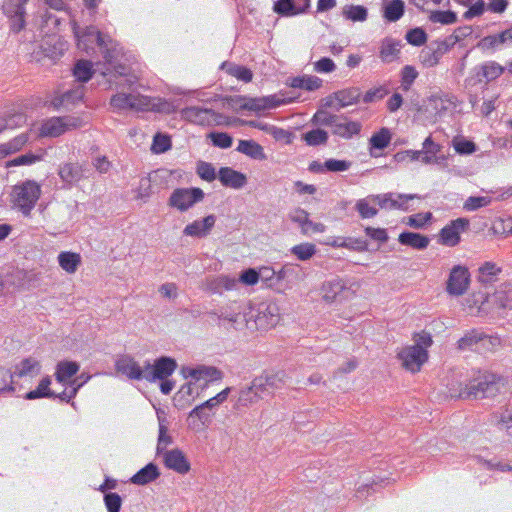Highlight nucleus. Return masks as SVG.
Wrapping results in <instances>:
<instances>
[{
  "mask_svg": "<svg viewBox=\"0 0 512 512\" xmlns=\"http://www.w3.org/2000/svg\"><path fill=\"white\" fill-rule=\"evenodd\" d=\"M131 354H120L115 360V370L117 374L125 376L129 380L142 381L149 383H159L162 394L169 395L175 387V381L169 377L178 367L176 359L161 355L153 360L144 359Z\"/></svg>",
  "mask_w": 512,
  "mask_h": 512,
  "instance_id": "f257e3e1",
  "label": "nucleus"
},
{
  "mask_svg": "<svg viewBox=\"0 0 512 512\" xmlns=\"http://www.w3.org/2000/svg\"><path fill=\"white\" fill-rule=\"evenodd\" d=\"M219 320L227 321L236 330L248 329L250 332L267 331L273 328L280 320L279 307L276 303L261 302L248 303L241 309L237 303L223 308L220 313L210 312Z\"/></svg>",
  "mask_w": 512,
  "mask_h": 512,
  "instance_id": "f03ea898",
  "label": "nucleus"
},
{
  "mask_svg": "<svg viewBox=\"0 0 512 512\" xmlns=\"http://www.w3.org/2000/svg\"><path fill=\"white\" fill-rule=\"evenodd\" d=\"M504 386L502 378L492 374L483 373L467 383L451 382L448 383V393L454 399H484L494 398L500 393Z\"/></svg>",
  "mask_w": 512,
  "mask_h": 512,
  "instance_id": "7ed1b4c3",
  "label": "nucleus"
},
{
  "mask_svg": "<svg viewBox=\"0 0 512 512\" xmlns=\"http://www.w3.org/2000/svg\"><path fill=\"white\" fill-rule=\"evenodd\" d=\"M73 33L77 39L78 48L88 51L89 48H92L93 44H96L101 50L105 61L109 63L112 62L115 57V51L108 46L111 40H107L95 26L91 25L81 30L74 24Z\"/></svg>",
  "mask_w": 512,
  "mask_h": 512,
  "instance_id": "20e7f679",
  "label": "nucleus"
},
{
  "mask_svg": "<svg viewBox=\"0 0 512 512\" xmlns=\"http://www.w3.org/2000/svg\"><path fill=\"white\" fill-rule=\"evenodd\" d=\"M41 194L40 186L32 180H27L13 188L14 204L24 215H29Z\"/></svg>",
  "mask_w": 512,
  "mask_h": 512,
  "instance_id": "39448f33",
  "label": "nucleus"
},
{
  "mask_svg": "<svg viewBox=\"0 0 512 512\" xmlns=\"http://www.w3.org/2000/svg\"><path fill=\"white\" fill-rule=\"evenodd\" d=\"M204 197L205 193L199 187L176 188L168 199V205L184 212L201 202Z\"/></svg>",
  "mask_w": 512,
  "mask_h": 512,
  "instance_id": "423d86ee",
  "label": "nucleus"
},
{
  "mask_svg": "<svg viewBox=\"0 0 512 512\" xmlns=\"http://www.w3.org/2000/svg\"><path fill=\"white\" fill-rule=\"evenodd\" d=\"M469 226L470 221L467 218L460 217L450 221L440 230L439 243L448 247L458 245L461 241V233L467 231Z\"/></svg>",
  "mask_w": 512,
  "mask_h": 512,
  "instance_id": "0eeeda50",
  "label": "nucleus"
},
{
  "mask_svg": "<svg viewBox=\"0 0 512 512\" xmlns=\"http://www.w3.org/2000/svg\"><path fill=\"white\" fill-rule=\"evenodd\" d=\"M181 374L185 379L191 378L195 381L205 380L208 382L222 380L223 372L215 366L197 364L194 366H182Z\"/></svg>",
  "mask_w": 512,
  "mask_h": 512,
  "instance_id": "6e6552de",
  "label": "nucleus"
},
{
  "mask_svg": "<svg viewBox=\"0 0 512 512\" xmlns=\"http://www.w3.org/2000/svg\"><path fill=\"white\" fill-rule=\"evenodd\" d=\"M470 283L468 268L456 265L449 274L446 290L450 295L460 296L466 293Z\"/></svg>",
  "mask_w": 512,
  "mask_h": 512,
  "instance_id": "1a4fd4ad",
  "label": "nucleus"
},
{
  "mask_svg": "<svg viewBox=\"0 0 512 512\" xmlns=\"http://www.w3.org/2000/svg\"><path fill=\"white\" fill-rule=\"evenodd\" d=\"M456 44V40L448 42L446 39L442 41L432 42L426 49H423L420 53V59L424 66L434 67L439 63V60L444 54Z\"/></svg>",
  "mask_w": 512,
  "mask_h": 512,
  "instance_id": "9d476101",
  "label": "nucleus"
},
{
  "mask_svg": "<svg viewBox=\"0 0 512 512\" xmlns=\"http://www.w3.org/2000/svg\"><path fill=\"white\" fill-rule=\"evenodd\" d=\"M110 105L118 110L135 109V110H148L149 99L140 94H125L118 93L112 96Z\"/></svg>",
  "mask_w": 512,
  "mask_h": 512,
  "instance_id": "9b49d317",
  "label": "nucleus"
},
{
  "mask_svg": "<svg viewBox=\"0 0 512 512\" xmlns=\"http://www.w3.org/2000/svg\"><path fill=\"white\" fill-rule=\"evenodd\" d=\"M245 103L242 105V110H248L253 112H260L267 109H273L279 107L285 103L291 102L293 99L288 100L278 98L276 95H269L263 97H249L245 96Z\"/></svg>",
  "mask_w": 512,
  "mask_h": 512,
  "instance_id": "f8f14e48",
  "label": "nucleus"
},
{
  "mask_svg": "<svg viewBox=\"0 0 512 512\" xmlns=\"http://www.w3.org/2000/svg\"><path fill=\"white\" fill-rule=\"evenodd\" d=\"M505 69L506 67L501 66L495 61H487L481 65L476 66L473 69L475 72V77H471L466 81H473V85L481 83L483 80L488 83L500 77L504 73Z\"/></svg>",
  "mask_w": 512,
  "mask_h": 512,
  "instance_id": "ddd939ff",
  "label": "nucleus"
},
{
  "mask_svg": "<svg viewBox=\"0 0 512 512\" xmlns=\"http://www.w3.org/2000/svg\"><path fill=\"white\" fill-rule=\"evenodd\" d=\"M166 468L179 474H186L190 471V462L182 450L175 448L161 454Z\"/></svg>",
  "mask_w": 512,
  "mask_h": 512,
  "instance_id": "4468645a",
  "label": "nucleus"
},
{
  "mask_svg": "<svg viewBox=\"0 0 512 512\" xmlns=\"http://www.w3.org/2000/svg\"><path fill=\"white\" fill-rule=\"evenodd\" d=\"M509 45H512V27L496 34L487 35L477 44L484 51H495Z\"/></svg>",
  "mask_w": 512,
  "mask_h": 512,
  "instance_id": "2eb2a0df",
  "label": "nucleus"
},
{
  "mask_svg": "<svg viewBox=\"0 0 512 512\" xmlns=\"http://www.w3.org/2000/svg\"><path fill=\"white\" fill-rule=\"evenodd\" d=\"M310 7V0H277L273 10L281 16H294L305 13Z\"/></svg>",
  "mask_w": 512,
  "mask_h": 512,
  "instance_id": "dca6fc26",
  "label": "nucleus"
},
{
  "mask_svg": "<svg viewBox=\"0 0 512 512\" xmlns=\"http://www.w3.org/2000/svg\"><path fill=\"white\" fill-rule=\"evenodd\" d=\"M218 179L224 187L237 190L247 184V176L231 167H221L218 171Z\"/></svg>",
  "mask_w": 512,
  "mask_h": 512,
  "instance_id": "f3484780",
  "label": "nucleus"
},
{
  "mask_svg": "<svg viewBox=\"0 0 512 512\" xmlns=\"http://www.w3.org/2000/svg\"><path fill=\"white\" fill-rule=\"evenodd\" d=\"M84 86L81 84H78L76 87L58 95L55 96L52 101L51 105L56 108H66L69 109L70 106H74L76 103L81 101L84 97Z\"/></svg>",
  "mask_w": 512,
  "mask_h": 512,
  "instance_id": "a211bd4d",
  "label": "nucleus"
},
{
  "mask_svg": "<svg viewBox=\"0 0 512 512\" xmlns=\"http://www.w3.org/2000/svg\"><path fill=\"white\" fill-rule=\"evenodd\" d=\"M215 222V215H208L202 220H195L194 222L188 224L184 228L183 234L197 238L206 237L210 233L211 229L214 227Z\"/></svg>",
  "mask_w": 512,
  "mask_h": 512,
  "instance_id": "6ab92c4d",
  "label": "nucleus"
},
{
  "mask_svg": "<svg viewBox=\"0 0 512 512\" xmlns=\"http://www.w3.org/2000/svg\"><path fill=\"white\" fill-rule=\"evenodd\" d=\"M362 125L358 121H348L346 116L338 115V120L332 126V133L345 139L358 135Z\"/></svg>",
  "mask_w": 512,
  "mask_h": 512,
  "instance_id": "aec40b11",
  "label": "nucleus"
},
{
  "mask_svg": "<svg viewBox=\"0 0 512 512\" xmlns=\"http://www.w3.org/2000/svg\"><path fill=\"white\" fill-rule=\"evenodd\" d=\"M322 290L324 292L323 297L328 302H333L337 299L346 298L347 296L345 295V293H348L346 282L338 277L330 281L324 282Z\"/></svg>",
  "mask_w": 512,
  "mask_h": 512,
  "instance_id": "412c9836",
  "label": "nucleus"
},
{
  "mask_svg": "<svg viewBox=\"0 0 512 512\" xmlns=\"http://www.w3.org/2000/svg\"><path fill=\"white\" fill-rule=\"evenodd\" d=\"M160 475L161 472L158 466L155 463L150 462L143 468H141L139 471H137L130 478L129 482L135 485L144 486L157 480L160 477Z\"/></svg>",
  "mask_w": 512,
  "mask_h": 512,
  "instance_id": "4be33fe9",
  "label": "nucleus"
},
{
  "mask_svg": "<svg viewBox=\"0 0 512 512\" xmlns=\"http://www.w3.org/2000/svg\"><path fill=\"white\" fill-rule=\"evenodd\" d=\"M398 241L401 245L409 246L416 250H424L428 247L430 238L417 232L403 231L399 234Z\"/></svg>",
  "mask_w": 512,
  "mask_h": 512,
  "instance_id": "5701e85b",
  "label": "nucleus"
},
{
  "mask_svg": "<svg viewBox=\"0 0 512 512\" xmlns=\"http://www.w3.org/2000/svg\"><path fill=\"white\" fill-rule=\"evenodd\" d=\"M237 285V279L228 275H219L217 277L207 279V290L216 294H222L224 291L233 290Z\"/></svg>",
  "mask_w": 512,
  "mask_h": 512,
  "instance_id": "b1692460",
  "label": "nucleus"
},
{
  "mask_svg": "<svg viewBox=\"0 0 512 512\" xmlns=\"http://www.w3.org/2000/svg\"><path fill=\"white\" fill-rule=\"evenodd\" d=\"M79 369L80 365L76 361H60L56 366L55 379L61 384H69V381L78 373Z\"/></svg>",
  "mask_w": 512,
  "mask_h": 512,
  "instance_id": "393cba45",
  "label": "nucleus"
},
{
  "mask_svg": "<svg viewBox=\"0 0 512 512\" xmlns=\"http://www.w3.org/2000/svg\"><path fill=\"white\" fill-rule=\"evenodd\" d=\"M429 354H397L400 365L411 373L420 371L423 364L428 361Z\"/></svg>",
  "mask_w": 512,
  "mask_h": 512,
  "instance_id": "a878e982",
  "label": "nucleus"
},
{
  "mask_svg": "<svg viewBox=\"0 0 512 512\" xmlns=\"http://www.w3.org/2000/svg\"><path fill=\"white\" fill-rule=\"evenodd\" d=\"M391 141V133L390 130L386 127L381 128L378 132L374 133L369 139L370 144V155L372 157L380 156L379 153H376V150L385 149Z\"/></svg>",
  "mask_w": 512,
  "mask_h": 512,
  "instance_id": "bb28decb",
  "label": "nucleus"
},
{
  "mask_svg": "<svg viewBox=\"0 0 512 512\" xmlns=\"http://www.w3.org/2000/svg\"><path fill=\"white\" fill-rule=\"evenodd\" d=\"M287 84L292 88L314 91L322 86V79L317 76L303 75L289 78Z\"/></svg>",
  "mask_w": 512,
  "mask_h": 512,
  "instance_id": "cd10ccee",
  "label": "nucleus"
},
{
  "mask_svg": "<svg viewBox=\"0 0 512 512\" xmlns=\"http://www.w3.org/2000/svg\"><path fill=\"white\" fill-rule=\"evenodd\" d=\"M334 95L338 101L336 111H339L341 108L358 103L361 98V91L358 87H351L336 91Z\"/></svg>",
  "mask_w": 512,
  "mask_h": 512,
  "instance_id": "c85d7f7f",
  "label": "nucleus"
},
{
  "mask_svg": "<svg viewBox=\"0 0 512 512\" xmlns=\"http://www.w3.org/2000/svg\"><path fill=\"white\" fill-rule=\"evenodd\" d=\"M401 42L392 38H385L380 49V58L385 63L394 61L400 53Z\"/></svg>",
  "mask_w": 512,
  "mask_h": 512,
  "instance_id": "c756f323",
  "label": "nucleus"
},
{
  "mask_svg": "<svg viewBox=\"0 0 512 512\" xmlns=\"http://www.w3.org/2000/svg\"><path fill=\"white\" fill-rule=\"evenodd\" d=\"M183 115L186 119L198 124H204L205 122H208V116H217V114L212 109L198 106L185 108L183 110Z\"/></svg>",
  "mask_w": 512,
  "mask_h": 512,
  "instance_id": "7c9ffc66",
  "label": "nucleus"
},
{
  "mask_svg": "<svg viewBox=\"0 0 512 512\" xmlns=\"http://www.w3.org/2000/svg\"><path fill=\"white\" fill-rule=\"evenodd\" d=\"M237 151L249 156L252 159H266L263 147L253 140H240L238 143Z\"/></svg>",
  "mask_w": 512,
  "mask_h": 512,
  "instance_id": "2f4dec72",
  "label": "nucleus"
},
{
  "mask_svg": "<svg viewBox=\"0 0 512 512\" xmlns=\"http://www.w3.org/2000/svg\"><path fill=\"white\" fill-rule=\"evenodd\" d=\"M221 69L225 70L227 74L245 83L250 82L253 78V73L249 68L235 64L233 62H223L221 65Z\"/></svg>",
  "mask_w": 512,
  "mask_h": 512,
  "instance_id": "473e14b6",
  "label": "nucleus"
},
{
  "mask_svg": "<svg viewBox=\"0 0 512 512\" xmlns=\"http://www.w3.org/2000/svg\"><path fill=\"white\" fill-rule=\"evenodd\" d=\"M59 266L67 273H75L81 264V256L78 253L63 251L58 255Z\"/></svg>",
  "mask_w": 512,
  "mask_h": 512,
  "instance_id": "72a5a7b5",
  "label": "nucleus"
},
{
  "mask_svg": "<svg viewBox=\"0 0 512 512\" xmlns=\"http://www.w3.org/2000/svg\"><path fill=\"white\" fill-rule=\"evenodd\" d=\"M482 331L478 329H472L464 334L458 340V349L460 350H471V351H479V343L481 339Z\"/></svg>",
  "mask_w": 512,
  "mask_h": 512,
  "instance_id": "f704fd0d",
  "label": "nucleus"
},
{
  "mask_svg": "<svg viewBox=\"0 0 512 512\" xmlns=\"http://www.w3.org/2000/svg\"><path fill=\"white\" fill-rule=\"evenodd\" d=\"M413 341H414L413 345L407 346L401 352H427V349L433 343L431 334L426 331L414 333Z\"/></svg>",
  "mask_w": 512,
  "mask_h": 512,
  "instance_id": "c9c22d12",
  "label": "nucleus"
},
{
  "mask_svg": "<svg viewBox=\"0 0 512 512\" xmlns=\"http://www.w3.org/2000/svg\"><path fill=\"white\" fill-rule=\"evenodd\" d=\"M405 12L403 0H391L383 7V17L389 22L398 21Z\"/></svg>",
  "mask_w": 512,
  "mask_h": 512,
  "instance_id": "e433bc0d",
  "label": "nucleus"
},
{
  "mask_svg": "<svg viewBox=\"0 0 512 512\" xmlns=\"http://www.w3.org/2000/svg\"><path fill=\"white\" fill-rule=\"evenodd\" d=\"M501 272V268L493 262H485L478 269V281L482 284H490L496 281L497 275Z\"/></svg>",
  "mask_w": 512,
  "mask_h": 512,
  "instance_id": "4c0bfd02",
  "label": "nucleus"
},
{
  "mask_svg": "<svg viewBox=\"0 0 512 512\" xmlns=\"http://www.w3.org/2000/svg\"><path fill=\"white\" fill-rule=\"evenodd\" d=\"M370 199H372L373 204H377L381 209L403 208L401 204L397 203L396 193L394 192L370 195Z\"/></svg>",
  "mask_w": 512,
  "mask_h": 512,
  "instance_id": "58836bf2",
  "label": "nucleus"
},
{
  "mask_svg": "<svg viewBox=\"0 0 512 512\" xmlns=\"http://www.w3.org/2000/svg\"><path fill=\"white\" fill-rule=\"evenodd\" d=\"M92 64L87 60H78L73 68V75L76 80L82 85L87 83L93 76Z\"/></svg>",
  "mask_w": 512,
  "mask_h": 512,
  "instance_id": "ea45409f",
  "label": "nucleus"
},
{
  "mask_svg": "<svg viewBox=\"0 0 512 512\" xmlns=\"http://www.w3.org/2000/svg\"><path fill=\"white\" fill-rule=\"evenodd\" d=\"M59 176L62 181L72 184L80 180L82 177V170L76 164L66 163L59 168Z\"/></svg>",
  "mask_w": 512,
  "mask_h": 512,
  "instance_id": "a19ab883",
  "label": "nucleus"
},
{
  "mask_svg": "<svg viewBox=\"0 0 512 512\" xmlns=\"http://www.w3.org/2000/svg\"><path fill=\"white\" fill-rule=\"evenodd\" d=\"M342 14L353 22H363L368 17V9L363 5H345Z\"/></svg>",
  "mask_w": 512,
  "mask_h": 512,
  "instance_id": "79ce46f5",
  "label": "nucleus"
},
{
  "mask_svg": "<svg viewBox=\"0 0 512 512\" xmlns=\"http://www.w3.org/2000/svg\"><path fill=\"white\" fill-rule=\"evenodd\" d=\"M44 136L58 137L65 133L62 117H53L46 121L41 128Z\"/></svg>",
  "mask_w": 512,
  "mask_h": 512,
  "instance_id": "37998d69",
  "label": "nucleus"
},
{
  "mask_svg": "<svg viewBox=\"0 0 512 512\" xmlns=\"http://www.w3.org/2000/svg\"><path fill=\"white\" fill-rule=\"evenodd\" d=\"M328 133L320 128L312 129L302 134V139L309 146L325 145L328 141Z\"/></svg>",
  "mask_w": 512,
  "mask_h": 512,
  "instance_id": "c03bdc74",
  "label": "nucleus"
},
{
  "mask_svg": "<svg viewBox=\"0 0 512 512\" xmlns=\"http://www.w3.org/2000/svg\"><path fill=\"white\" fill-rule=\"evenodd\" d=\"M158 171H154L152 174H149L148 176H144L140 178L139 186L137 188V198L146 200L150 197L152 193V182L159 174Z\"/></svg>",
  "mask_w": 512,
  "mask_h": 512,
  "instance_id": "a18cd8bd",
  "label": "nucleus"
},
{
  "mask_svg": "<svg viewBox=\"0 0 512 512\" xmlns=\"http://www.w3.org/2000/svg\"><path fill=\"white\" fill-rule=\"evenodd\" d=\"M370 195L366 198L359 199L355 204V209L363 219L373 218L378 214V209L372 206Z\"/></svg>",
  "mask_w": 512,
  "mask_h": 512,
  "instance_id": "49530a36",
  "label": "nucleus"
},
{
  "mask_svg": "<svg viewBox=\"0 0 512 512\" xmlns=\"http://www.w3.org/2000/svg\"><path fill=\"white\" fill-rule=\"evenodd\" d=\"M196 173L202 180L207 182H213L218 178V172H216L215 167L211 163L202 160L196 164Z\"/></svg>",
  "mask_w": 512,
  "mask_h": 512,
  "instance_id": "de8ad7c7",
  "label": "nucleus"
},
{
  "mask_svg": "<svg viewBox=\"0 0 512 512\" xmlns=\"http://www.w3.org/2000/svg\"><path fill=\"white\" fill-rule=\"evenodd\" d=\"M159 435H158V443L156 448V455L161 456L162 453L168 451L166 449L167 445L173 442L172 437L168 434V428L163 423L165 420H159Z\"/></svg>",
  "mask_w": 512,
  "mask_h": 512,
  "instance_id": "09e8293b",
  "label": "nucleus"
},
{
  "mask_svg": "<svg viewBox=\"0 0 512 512\" xmlns=\"http://www.w3.org/2000/svg\"><path fill=\"white\" fill-rule=\"evenodd\" d=\"M316 246L312 243H301L291 249V253L301 261H307L316 254Z\"/></svg>",
  "mask_w": 512,
  "mask_h": 512,
  "instance_id": "8fccbe9b",
  "label": "nucleus"
},
{
  "mask_svg": "<svg viewBox=\"0 0 512 512\" xmlns=\"http://www.w3.org/2000/svg\"><path fill=\"white\" fill-rule=\"evenodd\" d=\"M429 20L433 23H441L443 25L453 24L457 21V14L454 11H432Z\"/></svg>",
  "mask_w": 512,
  "mask_h": 512,
  "instance_id": "3c124183",
  "label": "nucleus"
},
{
  "mask_svg": "<svg viewBox=\"0 0 512 512\" xmlns=\"http://www.w3.org/2000/svg\"><path fill=\"white\" fill-rule=\"evenodd\" d=\"M23 0H7L2 5L3 13L9 16H17L20 14H26L25 4Z\"/></svg>",
  "mask_w": 512,
  "mask_h": 512,
  "instance_id": "603ef678",
  "label": "nucleus"
},
{
  "mask_svg": "<svg viewBox=\"0 0 512 512\" xmlns=\"http://www.w3.org/2000/svg\"><path fill=\"white\" fill-rule=\"evenodd\" d=\"M171 146V138L168 135L156 133L153 137L151 150L156 154H160L168 151Z\"/></svg>",
  "mask_w": 512,
  "mask_h": 512,
  "instance_id": "864d4df0",
  "label": "nucleus"
},
{
  "mask_svg": "<svg viewBox=\"0 0 512 512\" xmlns=\"http://www.w3.org/2000/svg\"><path fill=\"white\" fill-rule=\"evenodd\" d=\"M250 386L253 388V391L255 392L254 395H256L258 399H264L273 395L270 388L266 385L263 374L255 377Z\"/></svg>",
  "mask_w": 512,
  "mask_h": 512,
  "instance_id": "5fc2aeb1",
  "label": "nucleus"
},
{
  "mask_svg": "<svg viewBox=\"0 0 512 512\" xmlns=\"http://www.w3.org/2000/svg\"><path fill=\"white\" fill-rule=\"evenodd\" d=\"M107 512H120L123 498L117 492H108L103 496Z\"/></svg>",
  "mask_w": 512,
  "mask_h": 512,
  "instance_id": "6e6d98bb",
  "label": "nucleus"
},
{
  "mask_svg": "<svg viewBox=\"0 0 512 512\" xmlns=\"http://www.w3.org/2000/svg\"><path fill=\"white\" fill-rule=\"evenodd\" d=\"M418 77V72L415 67L406 65L401 70V88L403 91H408L411 85Z\"/></svg>",
  "mask_w": 512,
  "mask_h": 512,
  "instance_id": "4d7b16f0",
  "label": "nucleus"
},
{
  "mask_svg": "<svg viewBox=\"0 0 512 512\" xmlns=\"http://www.w3.org/2000/svg\"><path fill=\"white\" fill-rule=\"evenodd\" d=\"M90 379V376H87L81 383H76L77 380L73 379L69 381V385L72 386V389L69 393L64 390L61 393H56L55 399H59L62 402L70 403L73 398L76 397L79 389Z\"/></svg>",
  "mask_w": 512,
  "mask_h": 512,
  "instance_id": "13d9d810",
  "label": "nucleus"
},
{
  "mask_svg": "<svg viewBox=\"0 0 512 512\" xmlns=\"http://www.w3.org/2000/svg\"><path fill=\"white\" fill-rule=\"evenodd\" d=\"M208 407H205V403L197 405L189 412V418H197L203 426L208 427L212 421L211 414L209 413Z\"/></svg>",
  "mask_w": 512,
  "mask_h": 512,
  "instance_id": "bf43d9fd",
  "label": "nucleus"
},
{
  "mask_svg": "<svg viewBox=\"0 0 512 512\" xmlns=\"http://www.w3.org/2000/svg\"><path fill=\"white\" fill-rule=\"evenodd\" d=\"M405 39L413 46H422L427 41V34L424 29L416 27L407 31Z\"/></svg>",
  "mask_w": 512,
  "mask_h": 512,
  "instance_id": "052dcab7",
  "label": "nucleus"
},
{
  "mask_svg": "<svg viewBox=\"0 0 512 512\" xmlns=\"http://www.w3.org/2000/svg\"><path fill=\"white\" fill-rule=\"evenodd\" d=\"M209 138L214 146L222 149L230 148L233 143L232 136L227 132L214 131L209 134Z\"/></svg>",
  "mask_w": 512,
  "mask_h": 512,
  "instance_id": "680f3d73",
  "label": "nucleus"
},
{
  "mask_svg": "<svg viewBox=\"0 0 512 512\" xmlns=\"http://www.w3.org/2000/svg\"><path fill=\"white\" fill-rule=\"evenodd\" d=\"M453 147L458 154L470 155L477 150L476 144L465 138H455L453 140Z\"/></svg>",
  "mask_w": 512,
  "mask_h": 512,
  "instance_id": "e2e57ef3",
  "label": "nucleus"
},
{
  "mask_svg": "<svg viewBox=\"0 0 512 512\" xmlns=\"http://www.w3.org/2000/svg\"><path fill=\"white\" fill-rule=\"evenodd\" d=\"M338 120V115L330 114L324 109H319L313 116L312 122L316 125L320 126H330L332 127L334 123Z\"/></svg>",
  "mask_w": 512,
  "mask_h": 512,
  "instance_id": "0e129e2a",
  "label": "nucleus"
},
{
  "mask_svg": "<svg viewBox=\"0 0 512 512\" xmlns=\"http://www.w3.org/2000/svg\"><path fill=\"white\" fill-rule=\"evenodd\" d=\"M37 368L39 370V363L35 359L29 357L23 359L19 365L16 366L17 374L22 377L28 374H32L34 370Z\"/></svg>",
  "mask_w": 512,
  "mask_h": 512,
  "instance_id": "69168bd1",
  "label": "nucleus"
},
{
  "mask_svg": "<svg viewBox=\"0 0 512 512\" xmlns=\"http://www.w3.org/2000/svg\"><path fill=\"white\" fill-rule=\"evenodd\" d=\"M491 203V199L484 196H470L464 203V209L475 211Z\"/></svg>",
  "mask_w": 512,
  "mask_h": 512,
  "instance_id": "338daca9",
  "label": "nucleus"
},
{
  "mask_svg": "<svg viewBox=\"0 0 512 512\" xmlns=\"http://www.w3.org/2000/svg\"><path fill=\"white\" fill-rule=\"evenodd\" d=\"M481 341L479 343V350L492 351L501 346V339L498 336L486 335L482 331Z\"/></svg>",
  "mask_w": 512,
  "mask_h": 512,
  "instance_id": "774afa93",
  "label": "nucleus"
}]
</instances>
